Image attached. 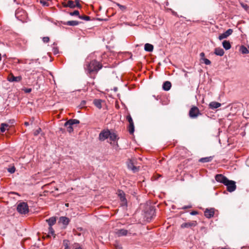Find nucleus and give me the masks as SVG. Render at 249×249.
I'll return each instance as SVG.
<instances>
[{
    "label": "nucleus",
    "mask_w": 249,
    "mask_h": 249,
    "mask_svg": "<svg viewBox=\"0 0 249 249\" xmlns=\"http://www.w3.org/2000/svg\"><path fill=\"white\" fill-rule=\"evenodd\" d=\"M102 68V65L96 60H92L87 65V70L89 73L98 72Z\"/></svg>",
    "instance_id": "nucleus-1"
},
{
    "label": "nucleus",
    "mask_w": 249,
    "mask_h": 249,
    "mask_svg": "<svg viewBox=\"0 0 249 249\" xmlns=\"http://www.w3.org/2000/svg\"><path fill=\"white\" fill-rule=\"evenodd\" d=\"M18 212L21 214H26L29 212V207L27 203L20 202L17 208Z\"/></svg>",
    "instance_id": "nucleus-2"
},
{
    "label": "nucleus",
    "mask_w": 249,
    "mask_h": 249,
    "mask_svg": "<svg viewBox=\"0 0 249 249\" xmlns=\"http://www.w3.org/2000/svg\"><path fill=\"white\" fill-rule=\"evenodd\" d=\"M227 186V191L229 192L234 191L236 188L235 182L233 180H228V181L224 184Z\"/></svg>",
    "instance_id": "nucleus-3"
},
{
    "label": "nucleus",
    "mask_w": 249,
    "mask_h": 249,
    "mask_svg": "<svg viewBox=\"0 0 249 249\" xmlns=\"http://www.w3.org/2000/svg\"><path fill=\"white\" fill-rule=\"evenodd\" d=\"M110 135V131L108 129H104L99 134V139L101 141H104L108 138Z\"/></svg>",
    "instance_id": "nucleus-4"
},
{
    "label": "nucleus",
    "mask_w": 249,
    "mask_h": 249,
    "mask_svg": "<svg viewBox=\"0 0 249 249\" xmlns=\"http://www.w3.org/2000/svg\"><path fill=\"white\" fill-rule=\"evenodd\" d=\"M199 114H200L199 110L196 107H192L189 111V116L191 118H196Z\"/></svg>",
    "instance_id": "nucleus-5"
},
{
    "label": "nucleus",
    "mask_w": 249,
    "mask_h": 249,
    "mask_svg": "<svg viewBox=\"0 0 249 249\" xmlns=\"http://www.w3.org/2000/svg\"><path fill=\"white\" fill-rule=\"evenodd\" d=\"M7 80L10 82H19L22 80V77L21 76H15L13 74L10 73L8 77Z\"/></svg>",
    "instance_id": "nucleus-6"
},
{
    "label": "nucleus",
    "mask_w": 249,
    "mask_h": 249,
    "mask_svg": "<svg viewBox=\"0 0 249 249\" xmlns=\"http://www.w3.org/2000/svg\"><path fill=\"white\" fill-rule=\"evenodd\" d=\"M215 179L216 181L225 184L228 179L222 174H217L215 176Z\"/></svg>",
    "instance_id": "nucleus-7"
},
{
    "label": "nucleus",
    "mask_w": 249,
    "mask_h": 249,
    "mask_svg": "<svg viewBox=\"0 0 249 249\" xmlns=\"http://www.w3.org/2000/svg\"><path fill=\"white\" fill-rule=\"evenodd\" d=\"M232 33H233V30L231 29H229L225 32L220 35L218 36V39L221 40L224 38H226L228 36H229L230 35H231Z\"/></svg>",
    "instance_id": "nucleus-8"
},
{
    "label": "nucleus",
    "mask_w": 249,
    "mask_h": 249,
    "mask_svg": "<svg viewBox=\"0 0 249 249\" xmlns=\"http://www.w3.org/2000/svg\"><path fill=\"white\" fill-rule=\"evenodd\" d=\"M197 222L196 221H192L188 222H185L181 224L182 228H192L196 226Z\"/></svg>",
    "instance_id": "nucleus-9"
},
{
    "label": "nucleus",
    "mask_w": 249,
    "mask_h": 249,
    "mask_svg": "<svg viewBox=\"0 0 249 249\" xmlns=\"http://www.w3.org/2000/svg\"><path fill=\"white\" fill-rule=\"evenodd\" d=\"M214 213V210L213 208L207 209L204 212V215L208 218L212 217Z\"/></svg>",
    "instance_id": "nucleus-10"
},
{
    "label": "nucleus",
    "mask_w": 249,
    "mask_h": 249,
    "mask_svg": "<svg viewBox=\"0 0 249 249\" xmlns=\"http://www.w3.org/2000/svg\"><path fill=\"white\" fill-rule=\"evenodd\" d=\"M59 222L64 225V228H65L66 226L69 224L70 220L68 218L65 216H61L59 218Z\"/></svg>",
    "instance_id": "nucleus-11"
},
{
    "label": "nucleus",
    "mask_w": 249,
    "mask_h": 249,
    "mask_svg": "<svg viewBox=\"0 0 249 249\" xmlns=\"http://www.w3.org/2000/svg\"><path fill=\"white\" fill-rule=\"evenodd\" d=\"M127 166L129 169H131L133 172H136L138 171L137 168L134 165V163L132 160H130L127 162Z\"/></svg>",
    "instance_id": "nucleus-12"
},
{
    "label": "nucleus",
    "mask_w": 249,
    "mask_h": 249,
    "mask_svg": "<svg viewBox=\"0 0 249 249\" xmlns=\"http://www.w3.org/2000/svg\"><path fill=\"white\" fill-rule=\"evenodd\" d=\"M79 123V121L77 119H70L65 123L64 126H67L68 125H73L78 124Z\"/></svg>",
    "instance_id": "nucleus-13"
},
{
    "label": "nucleus",
    "mask_w": 249,
    "mask_h": 249,
    "mask_svg": "<svg viewBox=\"0 0 249 249\" xmlns=\"http://www.w3.org/2000/svg\"><path fill=\"white\" fill-rule=\"evenodd\" d=\"M46 222L48 223L49 227H52L56 223V219L55 217H51L48 219L46 220Z\"/></svg>",
    "instance_id": "nucleus-14"
},
{
    "label": "nucleus",
    "mask_w": 249,
    "mask_h": 249,
    "mask_svg": "<svg viewBox=\"0 0 249 249\" xmlns=\"http://www.w3.org/2000/svg\"><path fill=\"white\" fill-rule=\"evenodd\" d=\"M214 53L217 55L222 56L224 54V51L223 49L221 48H216L214 49Z\"/></svg>",
    "instance_id": "nucleus-15"
},
{
    "label": "nucleus",
    "mask_w": 249,
    "mask_h": 249,
    "mask_svg": "<svg viewBox=\"0 0 249 249\" xmlns=\"http://www.w3.org/2000/svg\"><path fill=\"white\" fill-rule=\"evenodd\" d=\"M221 104L217 102H212L209 104L210 108L212 109H215L221 106Z\"/></svg>",
    "instance_id": "nucleus-16"
},
{
    "label": "nucleus",
    "mask_w": 249,
    "mask_h": 249,
    "mask_svg": "<svg viewBox=\"0 0 249 249\" xmlns=\"http://www.w3.org/2000/svg\"><path fill=\"white\" fill-rule=\"evenodd\" d=\"M171 87V83L169 81H166L164 82L163 85H162V88L165 91L169 90Z\"/></svg>",
    "instance_id": "nucleus-17"
},
{
    "label": "nucleus",
    "mask_w": 249,
    "mask_h": 249,
    "mask_svg": "<svg viewBox=\"0 0 249 249\" xmlns=\"http://www.w3.org/2000/svg\"><path fill=\"white\" fill-rule=\"evenodd\" d=\"M102 100L101 99H95L93 101V104L98 109H101L102 106Z\"/></svg>",
    "instance_id": "nucleus-18"
},
{
    "label": "nucleus",
    "mask_w": 249,
    "mask_h": 249,
    "mask_svg": "<svg viewBox=\"0 0 249 249\" xmlns=\"http://www.w3.org/2000/svg\"><path fill=\"white\" fill-rule=\"evenodd\" d=\"M223 47L226 50H229L231 48V45L229 41L224 40L222 42Z\"/></svg>",
    "instance_id": "nucleus-19"
},
{
    "label": "nucleus",
    "mask_w": 249,
    "mask_h": 249,
    "mask_svg": "<svg viewBox=\"0 0 249 249\" xmlns=\"http://www.w3.org/2000/svg\"><path fill=\"white\" fill-rule=\"evenodd\" d=\"M128 231L124 229H121L117 231L116 234L119 236H124L127 234Z\"/></svg>",
    "instance_id": "nucleus-20"
},
{
    "label": "nucleus",
    "mask_w": 249,
    "mask_h": 249,
    "mask_svg": "<svg viewBox=\"0 0 249 249\" xmlns=\"http://www.w3.org/2000/svg\"><path fill=\"white\" fill-rule=\"evenodd\" d=\"M154 49V47L152 44L149 43H146L144 45L145 51L149 52H152Z\"/></svg>",
    "instance_id": "nucleus-21"
},
{
    "label": "nucleus",
    "mask_w": 249,
    "mask_h": 249,
    "mask_svg": "<svg viewBox=\"0 0 249 249\" xmlns=\"http://www.w3.org/2000/svg\"><path fill=\"white\" fill-rule=\"evenodd\" d=\"M213 157H207L205 158H202L199 159V161L201 162H208L211 161L213 160Z\"/></svg>",
    "instance_id": "nucleus-22"
},
{
    "label": "nucleus",
    "mask_w": 249,
    "mask_h": 249,
    "mask_svg": "<svg viewBox=\"0 0 249 249\" xmlns=\"http://www.w3.org/2000/svg\"><path fill=\"white\" fill-rule=\"evenodd\" d=\"M65 7H69L70 8H75L76 7L75 1L69 0L65 5Z\"/></svg>",
    "instance_id": "nucleus-23"
},
{
    "label": "nucleus",
    "mask_w": 249,
    "mask_h": 249,
    "mask_svg": "<svg viewBox=\"0 0 249 249\" xmlns=\"http://www.w3.org/2000/svg\"><path fill=\"white\" fill-rule=\"evenodd\" d=\"M79 22L76 20L68 21L65 24L69 26H76L78 25Z\"/></svg>",
    "instance_id": "nucleus-24"
},
{
    "label": "nucleus",
    "mask_w": 249,
    "mask_h": 249,
    "mask_svg": "<svg viewBox=\"0 0 249 249\" xmlns=\"http://www.w3.org/2000/svg\"><path fill=\"white\" fill-rule=\"evenodd\" d=\"M240 51L243 54H248L249 53V50L244 46H241Z\"/></svg>",
    "instance_id": "nucleus-25"
},
{
    "label": "nucleus",
    "mask_w": 249,
    "mask_h": 249,
    "mask_svg": "<svg viewBox=\"0 0 249 249\" xmlns=\"http://www.w3.org/2000/svg\"><path fill=\"white\" fill-rule=\"evenodd\" d=\"M108 138H109L110 140L114 142L117 139V135L115 133L110 132V135Z\"/></svg>",
    "instance_id": "nucleus-26"
},
{
    "label": "nucleus",
    "mask_w": 249,
    "mask_h": 249,
    "mask_svg": "<svg viewBox=\"0 0 249 249\" xmlns=\"http://www.w3.org/2000/svg\"><path fill=\"white\" fill-rule=\"evenodd\" d=\"M128 131L130 134H133L134 131V125L133 123L129 124Z\"/></svg>",
    "instance_id": "nucleus-27"
},
{
    "label": "nucleus",
    "mask_w": 249,
    "mask_h": 249,
    "mask_svg": "<svg viewBox=\"0 0 249 249\" xmlns=\"http://www.w3.org/2000/svg\"><path fill=\"white\" fill-rule=\"evenodd\" d=\"M115 4L118 6V7L119 8L120 10L123 12H124L126 11V7L124 5H121L120 4H119V3H115Z\"/></svg>",
    "instance_id": "nucleus-28"
},
{
    "label": "nucleus",
    "mask_w": 249,
    "mask_h": 249,
    "mask_svg": "<svg viewBox=\"0 0 249 249\" xmlns=\"http://www.w3.org/2000/svg\"><path fill=\"white\" fill-rule=\"evenodd\" d=\"M119 196H120V199L123 203V205L126 204V199L124 196V194L123 193L122 194L121 193L119 195Z\"/></svg>",
    "instance_id": "nucleus-29"
},
{
    "label": "nucleus",
    "mask_w": 249,
    "mask_h": 249,
    "mask_svg": "<svg viewBox=\"0 0 249 249\" xmlns=\"http://www.w3.org/2000/svg\"><path fill=\"white\" fill-rule=\"evenodd\" d=\"M48 236H53L54 237H55V234L54 233V231L52 227H49Z\"/></svg>",
    "instance_id": "nucleus-30"
},
{
    "label": "nucleus",
    "mask_w": 249,
    "mask_h": 249,
    "mask_svg": "<svg viewBox=\"0 0 249 249\" xmlns=\"http://www.w3.org/2000/svg\"><path fill=\"white\" fill-rule=\"evenodd\" d=\"M9 126V125L6 124H1L0 127V131L3 133L5 131L6 128Z\"/></svg>",
    "instance_id": "nucleus-31"
},
{
    "label": "nucleus",
    "mask_w": 249,
    "mask_h": 249,
    "mask_svg": "<svg viewBox=\"0 0 249 249\" xmlns=\"http://www.w3.org/2000/svg\"><path fill=\"white\" fill-rule=\"evenodd\" d=\"M79 18L81 19L85 20L86 21H89L90 20V17L89 16H86V15H82V16L79 15Z\"/></svg>",
    "instance_id": "nucleus-32"
},
{
    "label": "nucleus",
    "mask_w": 249,
    "mask_h": 249,
    "mask_svg": "<svg viewBox=\"0 0 249 249\" xmlns=\"http://www.w3.org/2000/svg\"><path fill=\"white\" fill-rule=\"evenodd\" d=\"M20 12H23V11H21V10H20V9H18L17 10H16V13H15V16L16 17H17V18H18L19 20H22V19L20 18H19V13Z\"/></svg>",
    "instance_id": "nucleus-33"
},
{
    "label": "nucleus",
    "mask_w": 249,
    "mask_h": 249,
    "mask_svg": "<svg viewBox=\"0 0 249 249\" xmlns=\"http://www.w3.org/2000/svg\"><path fill=\"white\" fill-rule=\"evenodd\" d=\"M65 126L67 127V130L69 132L71 133L73 131L72 125H68Z\"/></svg>",
    "instance_id": "nucleus-34"
},
{
    "label": "nucleus",
    "mask_w": 249,
    "mask_h": 249,
    "mask_svg": "<svg viewBox=\"0 0 249 249\" xmlns=\"http://www.w3.org/2000/svg\"><path fill=\"white\" fill-rule=\"evenodd\" d=\"M15 170L16 168L14 166H12L8 169V171L11 174L14 173L15 172Z\"/></svg>",
    "instance_id": "nucleus-35"
},
{
    "label": "nucleus",
    "mask_w": 249,
    "mask_h": 249,
    "mask_svg": "<svg viewBox=\"0 0 249 249\" xmlns=\"http://www.w3.org/2000/svg\"><path fill=\"white\" fill-rule=\"evenodd\" d=\"M70 15L71 16H78L79 17V12L78 10H75L73 12H71L70 13Z\"/></svg>",
    "instance_id": "nucleus-36"
},
{
    "label": "nucleus",
    "mask_w": 249,
    "mask_h": 249,
    "mask_svg": "<svg viewBox=\"0 0 249 249\" xmlns=\"http://www.w3.org/2000/svg\"><path fill=\"white\" fill-rule=\"evenodd\" d=\"M40 3L42 4L43 6H48L49 5L48 2L44 0H41Z\"/></svg>",
    "instance_id": "nucleus-37"
},
{
    "label": "nucleus",
    "mask_w": 249,
    "mask_h": 249,
    "mask_svg": "<svg viewBox=\"0 0 249 249\" xmlns=\"http://www.w3.org/2000/svg\"><path fill=\"white\" fill-rule=\"evenodd\" d=\"M41 129L40 128H38V129H37L36 130H35L34 132V134L35 136H37L38 134H39L40 133V132H41Z\"/></svg>",
    "instance_id": "nucleus-38"
},
{
    "label": "nucleus",
    "mask_w": 249,
    "mask_h": 249,
    "mask_svg": "<svg viewBox=\"0 0 249 249\" xmlns=\"http://www.w3.org/2000/svg\"><path fill=\"white\" fill-rule=\"evenodd\" d=\"M203 60L206 65H208L211 64V61L207 58H203Z\"/></svg>",
    "instance_id": "nucleus-39"
},
{
    "label": "nucleus",
    "mask_w": 249,
    "mask_h": 249,
    "mask_svg": "<svg viewBox=\"0 0 249 249\" xmlns=\"http://www.w3.org/2000/svg\"><path fill=\"white\" fill-rule=\"evenodd\" d=\"M50 40V38L48 36L44 37L42 38V41L44 43H48Z\"/></svg>",
    "instance_id": "nucleus-40"
},
{
    "label": "nucleus",
    "mask_w": 249,
    "mask_h": 249,
    "mask_svg": "<svg viewBox=\"0 0 249 249\" xmlns=\"http://www.w3.org/2000/svg\"><path fill=\"white\" fill-rule=\"evenodd\" d=\"M126 119L128 121V122H129V123H133V120H132V119L130 115H128L127 117H126Z\"/></svg>",
    "instance_id": "nucleus-41"
},
{
    "label": "nucleus",
    "mask_w": 249,
    "mask_h": 249,
    "mask_svg": "<svg viewBox=\"0 0 249 249\" xmlns=\"http://www.w3.org/2000/svg\"><path fill=\"white\" fill-rule=\"evenodd\" d=\"M86 104V102L85 101H81L79 106L81 108H83L85 107Z\"/></svg>",
    "instance_id": "nucleus-42"
},
{
    "label": "nucleus",
    "mask_w": 249,
    "mask_h": 249,
    "mask_svg": "<svg viewBox=\"0 0 249 249\" xmlns=\"http://www.w3.org/2000/svg\"><path fill=\"white\" fill-rule=\"evenodd\" d=\"M75 4L76 7H77L78 8L81 7V5L79 3V0H75Z\"/></svg>",
    "instance_id": "nucleus-43"
},
{
    "label": "nucleus",
    "mask_w": 249,
    "mask_h": 249,
    "mask_svg": "<svg viewBox=\"0 0 249 249\" xmlns=\"http://www.w3.org/2000/svg\"><path fill=\"white\" fill-rule=\"evenodd\" d=\"M23 90L25 93H30L32 91V89L31 88H26L23 89Z\"/></svg>",
    "instance_id": "nucleus-44"
},
{
    "label": "nucleus",
    "mask_w": 249,
    "mask_h": 249,
    "mask_svg": "<svg viewBox=\"0 0 249 249\" xmlns=\"http://www.w3.org/2000/svg\"><path fill=\"white\" fill-rule=\"evenodd\" d=\"M53 52L54 54H56L58 53V49L57 48H53Z\"/></svg>",
    "instance_id": "nucleus-45"
},
{
    "label": "nucleus",
    "mask_w": 249,
    "mask_h": 249,
    "mask_svg": "<svg viewBox=\"0 0 249 249\" xmlns=\"http://www.w3.org/2000/svg\"><path fill=\"white\" fill-rule=\"evenodd\" d=\"M198 213V212L197 211H192L190 213V214L191 215H196Z\"/></svg>",
    "instance_id": "nucleus-46"
},
{
    "label": "nucleus",
    "mask_w": 249,
    "mask_h": 249,
    "mask_svg": "<svg viewBox=\"0 0 249 249\" xmlns=\"http://www.w3.org/2000/svg\"><path fill=\"white\" fill-rule=\"evenodd\" d=\"M200 56L201 59H203V58H204L205 53L203 52H202V53H200Z\"/></svg>",
    "instance_id": "nucleus-47"
},
{
    "label": "nucleus",
    "mask_w": 249,
    "mask_h": 249,
    "mask_svg": "<svg viewBox=\"0 0 249 249\" xmlns=\"http://www.w3.org/2000/svg\"><path fill=\"white\" fill-rule=\"evenodd\" d=\"M24 124L26 126H28L29 125V122H26L24 123Z\"/></svg>",
    "instance_id": "nucleus-48"
},
{
    "label": "nucleus",
    "mask_w": 249,
    "mask_h": 249,
    "mask_svg": "<svg viewBox=\"0 0 249 249\" xmlns=\"http://www.w3.org/2000/svg\"><path fill=\"white\" fill-rule=\"evenodd\" d=\"M191 206H184V207H183V209H187V208H191Z\"/></svg>",
    "instance_id": "nucleus-49"
},
{
    "label": "nucleus",
    "mask_w": 249,
    "mask_h": 249,
    "mask_svg": "<svg viewBox=\"0 0 249 249\" xmlns=\"http://www.w3.org/2000/svg\"><path fill=\"white\" fill-rule=\"evenodd\" d=\"M75 249H82V248L81 247H78V248H76Z\"/></svg>",
    "instance_id": "nucleus-50"
},
{
    "label": "nucleus",
    "mask_w": 249,
    "mask_h": 249,
    "mask_svg": "<svg viewBox=\"0 0 249 249\" xmlns=\"http://www.w3.org/2000/svg\"><path fill=\"white\" fill-rule=\"evenodd\" d=\"M65 249H69V247L68 246H67L66 247H65Z\"/></svg>",
    "instance_id": "nucleus-51"
},
{
    "label": "nucleus",
    "mask_w": 249,
    "mask_h": 249,
    "mask_svg": "<svg viewBox=\"0 0 249 249\" xmlns=\"http://www.w3.org/2000/svg\"><path fill=\"white\" fill-rule=\"evenodd\" d=\"M1 54L0 53V61H1Z\"/></svg>",
    "instance_id": "nucleus-52"
}]
</instances>
